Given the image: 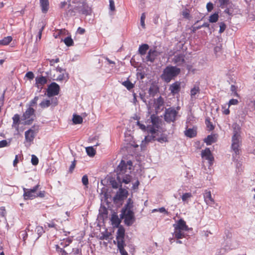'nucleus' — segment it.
Segmentation results:
<instances>
[{"label": "nucleus", "mask_w": 255, "mask_h": 255, "mask_svg": "<svg viewBox=\"0 0 255 255\" xmlns=\"http://www.w3.org/2000/svg\"><path fill=\"white\" fill-rule=\"evenodd\" d=\"M132 169V162L130 161L127 162L122 160L117 167L116 172L117 173V180L112 179L110 181L112 187L117 189L119 186L122 187V184H128L132 180V176L130 175Z\"/></svg>", "instance_id": "nucleus-1"}, {"label": "nucleus", "mask_w": 255, "mask_h": 255, "mask_svg": "<svg viewBox=\"0 0 255 255\" xmlns=\"http://www.w3.org/2000/svg\"><path fill=\"white\" fill-rule=\"evenodd\" d=\"M180 73V69L174 66H168L163 70L161 75V79L165 82L169 83Z\"/></svg>", "instance_id": "nucleus-2"}, {"label": "nucleus", "mask_w": 255, "mask_h": 255, "mask_svg": "<svg viewBox=\"0 0 255 255\" xmlns=\"http://www.w3.org/2000/svg\"><path fill=\"white\" fill-rule=\"evenodd\" d=\"M91 12V8L88 6L86 1L84 3H81L79 5L76 6L73 9H69L66 11L67 16H72L75 15L76 13L78 12L85 15L90 14Z\"/></svg>", "instance_id": "nucleus-3"}, {"label": "nucleus", "mask_w": 255, "mask_h": 255, "mask_svg": "<svg viewBox=\"0 0 255 255\" xmlns=\"http://www.w3.org/2000/svg\"><path fill=\"white\" fill-rule=\"evenodd\" d=\"M178 111L174 108H169L165 110L164 120L167 123L174 122L177 116Z\"/></svg>", "instance_id": "nucleus-4"}, {"label": "nucleus", "mask_w": 255, "mask_h": 255, "mask_svg": "<svg viewBox=\"0 0 255 255\" xmlns=\"http://www.w3.org/2000/svg\"><path fill=\"white\" fill-rule=\"evenodd\" d=\"M34 110L31 107H29L23 113L22 116L23 120L25 121V125H30L34 120Z\"/></svg>", "instance_id": "nucleus-5"}, {"label": "nucleus", "mask_w": 255, "mask_h": 255, "mask_svg": "<svg viewBox=\"0 0 255 255\" xmlns=\"http://www.w3.org/2000/svg\"><path fill=\"white\" fill-rule=\"evenodd\" d=\"M39 185L37 184L32 189H26L23 188V197L25 200L33 199L36 197V192L38 190Z\"/></svg>", "instance_id": "nucleus-6"}, {"label": "nucleus", "mask_w": 255, "mask_h": 255, "mask_svg": "<svg viewBox=\"0 0 255 255\" xmlns=\"http://www.w3.org/2000/svg\"><path fill=\"white\" fill-rule=\"evenodd\" d=\"M122 217L125 219V223L128 226H131L134 221L133 212L130 210L125 211L122 213Z\"/></svg>", "instance_id": "nucleus-7"}, {"label": "nucleus", "mask_w": 255, "mask_h": 255, "mask_svg": "<svg viewBox=\"0 0 255 255\" xmlns=\"http://www.w3.org/2000/svg\"><path fill=\"white\" fill-rule=\"evenodd\" d=\"M36 132L30 128L28 130L25 131L24 135H25V144L27 146H30L31 143L33 142L36 135Z\"/></svg>", "instance_id": "nucleus-8"}, {"label": "nucleus", "mask_w": 255, "mask_h": 255, "mask_svg": "<svg viewBox=\"0 0 255 255\" xmlns=\"http://www.w3.org/2000/svg\"><path fill=\"white\" fill-rule=\"evenodd\" d=\"M59 86L57 83L53 82L48 87L47 96L51 97L57 95L59 93Z\"/></svg>", "instance_id": "nucleus-9"}, {"label": "nucleus", "mask_w": 255, "mask_h": 255, "mask_svg": "<svg viewBox=\"0 0 255 255\" xmlns=\"http://www.w3.org/2000/svg\"><path fill=\"white\" fill-rule=\"evenodd\" d=\"M185 57L183 53H177L172 58L171 62L177 66H181L185 63Z\"/></svg>", "instance_id": "nucleus-10"}, {"label": "nucleus", "mask_w": 255, "mask_h": 255, "mask_svg": "<svg viewBox=\"0 0 255 255\" xmlns=\"http://www.w3.org/2000/svg\"><path fill=\"white\" fill-rule=\"evenodd\" d=\"M203 197L204 201L207 205L212 206L215 203L210 191L206 190L203 193Z\"/></svg>", "instance_id": "nucleus-11"}, {"label": "nucleus", "mask_w": 255, "mask_h": 255, "mask_svg": "<svg viewBox=\"0 0 255 255\" xmlns=\"http://www.w3.org/2000/svg\"><path fill=\"white\" fill-rule=\"evenodd\" d=\"M201 156L203 158H205L206 160H207L210 165L213 164L214 157L213 156L209 148H206L205 149L202 151Z\"/></svg>", "instance_id": "nucleus-12"}, {"label": "nucleus", "mask_w": 255, "mask_h": 255, "mask_svg": "<svg viewBox=\"0 0 255 255\" xmlns=\"http://www.w3.org/2000/svg\"><path fill=\"white\" fill-rule=\"evenodd\" d=\"M47 82V80L45 77L43 76H37L35 78V86L41 90Z\"/></svg>", "instance_id": "nucleus-13"}, {"label": "nucleus", "mask_w": 255, "mask_h": 255, "mask_svg": "<svg viewBox=\"0 0 255 255\" xmlns=\"http://www.w3.org/2000/svg\"><path fill=\"white\" fill-rule=\"evenodd\" d=\"M181 89V82L179 81H176L170 85L169 90L171 93L174 95L178 94Z\"/></svg>", "instance_id": "nucleus-14"}, {"label": "nucleus", "mask_w": 255, "mask_h": 255, "mask_svg": "<svg viewBox=\"0 0 255 255\" xmlns=\"http://www.w3.org/2000/svg\"><path fill=\"white\" fill-rule=\"evenodd\" d=\"M128 191L121 187H120L117 192V194L114 197L115 200L121 201L127 197Z\"/></svg>", "instance_id": "nucleus-15"}, {"label": "nucleus", "mask_w": 255, "mask_h": 255, "mask_svg": "<svg viewBox=\"0 0 255 255\" xmlns=\"http://www.w3.org/2000/svg\"><path fill=\"white\" fill-rule=\"evenodd\" d=\"M232 143L241 144V135L240 133L239 127L238 126L237 129H236V128H234V134L232 139Z\"/></svg>", "instance_id": "nucleus-16"}, {"label": "nucleus", "mask_w": 255, "mask_h": 255, "mask_svg": "<svg viewBox=\"0 0 255 255\" xmlns=\"http://www.w3.org/2000/svg\"><path fill=\"white\" fill-rule=\"evenodd\" d=\"M174 229H177L185 231H188V227L186 224V222L182 219L178 220L176 224L173 225Z\"/></svg>", "instance_id": "nucleus-17"}, {"label": "nucleus", "mask_w": 255, "mask_h": 255, "mask_svg": "<svg viewBox=\"0 0 255 255\" xmlns=\"http://www.w3.org/2000/svg\"><path fill=\"white\" fill-rule=\"evenodd\" d=\"M200 93V89L198 85H195L190 90V97L192 100L197 98Z\"/></svg>", "instance_id": "nucleus-18"}, {"label": "nucleus", "mask_w": 255, "mask_h": 255, "mask_svg": "<svg viewBox=\"0 0 255 255\" xmlns=\"http://www.w3.org/2000/svg\"><path fill=\"white\" fill-rule=\"evenodd\" d=\"M157 52L155 50H152L150 49L146 56V59L147 61H150L151 62H154L155 59L157 56Z\"/></svg>", "instance_id": "nucleus-19"}, {"label": "nucleus", "mask_w": 255, "mask_h": 255, "mask_svg": "<svg viewBox=\"0 0 255 255\" xmlns=\"http://www.w3.org/2000/svg\"><path fill=\"white\" fill-rule=\"evenodd\" d=\"M39 1L42 12L44 13H46L49 9L48 0H39Z\"/></svg>", "instance_id": "nucleus-20"}, {"label": "nucleus", "mask_w": 255, "mask_h": 255, "mask_svg": "<svg viewBox=\"0 0 255 255\" xmlns=\"http://www.w3.org/2000/svg\"><path fill=\"white\" fill-rule=\"evenodd\" d=\"M184 232H185V231L174 229L173 236L175 238H176L177 239H182L185 237V234Z\"/></svg>", "instance_id": "nucleus-21"}, {"label": "nucleus", "mask_w": 255, "mask_h": 255, "mask_svg": "<svg viewBox=\"0 0 255 255\" xmlns=\"http://www.w3.org/2000/svg\"><path fill=\"white\" fill-rule=\"evenodd\" d=\"M112 224L115 227H118L121 223V220L117 214H113L111 217Z\"/></svg>", "instance_id": "nucleus-22"}, {"label": "nucleus", "mask_w": 255, "mask_h": 255, "mask_svg": "<svg viewBox=\"0 0 255 255\" xmlns=\"http://www.w3.org/2000/svg\"><path fill=\"white\" fill-rule=\"evenodd\" d=\"M68 79V74L66 72L57 73V76L55 80L61 81L63 80L67 81Z\"/></svg>", "instance_id": "nucleus-23"}, {"label": "nucleus", "mask_w": 255, "mask_h": 255, "mask_svg": "<svg viewBox=\"0 0 255 255\" xmlns=\"http://www.w3.org/2000/svg\"><path fill=\"white\" fill-rule=\"evenodd\" d=\"M164 100L160 96L155 101V106L156 110H159L160 108L164 106Z\"/></svg>", "instance_id": "nucleus-24"}, {"label": "nucleus", "mask_w": 255, "mask_h": 255, "mask_svg": "<svg viewBox=\"0 0 255 255\" xmlns=\"http://www.w3.org/2000/svg\"><path fill=\"white\" fill-rule=\"evenodd\" d=\"M149 48V46L147 44H143L140 45L138 48V52L141 55H144Z\"/></svg>", "instance_id": "nucleus-25"}, {"label": "nucleus", "mask_w": 255, "mask_h": 255, "mask_svg": "<svg viewBox=\"0 0 255 255\" xmlns=\"http://www.w3.org/2000/svg\"><path fill=\"white\" fill-rule=\"evenodd\" d=\"M240 144L232 143V149L234 152V154L233 155V157H234L235 155L236 156L240 154Z\"/></svg>", "instance_id": "nucleus-26"}, {"label": "nucleus", "mask_w": 255, "mask_h": 255, "mask_svg": "<svg viewBox=\"0 0 255 255\" xmlns=\"http://www.w3.org/2000/svg\"><path fill=\"white\" fill-rule=\"evenodd\" d=\"M61 41H64L65 45L67 46H72L74 44L73 40L71 36H67L64 39H63V38H61Z\"/></svg>", "instance_id": "nucleus-27"}, {"label": "nucleus", "mask_w": 255, "mask_h": 255, "mask_svg": "<svg viewBox=\"0 0 255 255\" xmlns=\"http://www.w3.org/2000/svg\"><path fill=\"white\" fill-rule=\"evenodd\" d=\"M151 121L152 123V125L155 128H158V124H159V118L154 116V115H152L150 117Z\"/></svg>", "instance_id": "nucleus-28"}, {"label": "nucleus", "mask_w": 255, "mask_h": 255, "mask_svg": "<svg viewBox=\"0 0 255 255\" xmlns=\"http://www.w3.org/2000/svg\"><path fill=\"white\" fill-rule=\"evenodd\" d=\"M185 134L189 137H193L196 136V132L192 128H189L185 131Z\"/></svg>", "instance_id": "nucleus-29"}, {"label": "nucleus", "mask_w": 255, "mask_h": 255, "mask_svg": "<svg viewBox=\"0 0 255 255\" xmlns=\"http://www.w3.org/2000/svg\"><path fill=\"white\" fill-rule=\"evenodd\" d=\"M72 121L75 124H80L83 122V119L80 116L74 115Z\"/></svg>", "instance_id": "nucleus-30"}, {"label": "nucleus", "mask_w": 255, "mask_h": 255, "mask_svg": "<svg viewBox=\"0 0 255 255\" xmlns=\"http://www.w3.org/2000/svg\"><path fill=\"white\" fill-rule=\"evenodd\" d=\"M219 19L218 13L215 12L213 14H211L209 17V21L210 22L214 23L218 21Z\"/></svg>", "instance_id": "nucleus-31"}, {"label": "nucleus", "mask_w": 255, "mask_h": 255, "mask_svg": "<svg viewBox=\"0 0 255 255\" xmlns=\"http://www.w3.org/2000/svg\"><path fill=\"white\" fill-rule=\"evenodd\" d=\"M207 145H211L212 143L215 142L214 137L212 135H209L204 140Z\"/></svg>", "instance_id": "nucleus-32"}, {"label": "nucleus", "mask_w": 255, "mask_h": 255, "mask_svg": "<svg viewBox=\"0 0 255 255\" xmlns=\"http://www.w3.org/2000/svg\"><path fill=\"white\" fill-rule=\"evenodd\" d=\"M86 150L87 154L91 157L94 156L96 154V151L92 146L86 147Z\"/></svg>", "instance_id": "nucleus-33"}, {"label": "nucleus", "mask_w": 255, "mask_h": 255, "mask_svg": "<svg viewBox=\"0 0 255 255\" xmlns=\"http://www.w3.org/2000/svg\"><path fill=\"white\" fill-rule=\"evenodd\" d=\"M125 230L123 228H120L117 231L116 239H124Z\"/></svg>", "instance_id": "nucleus-34"}, {"label": "nucleus", "mask_w": 255, "mask_h": 255, "mask_svg": "<svg viewBox=\"0 0 255 255\" xmlns=\"http://www.w3.org/2000/svg\"><path fill=\"white\" fill-rule=\"evenodd\" d=\"M122 84L127 88L128 90H130L134 87V84L129 80H126L123 82Z\"/></svg>", "instance_id": "nucleus-35"}, {"label": "nucleus", "mask_w": 255, "mask_h": 255, "mask_svg": "<svg viewBox=\"0 0 255 255\" xmlns=\"http://www.w3.org/2000/svg\"><path fill=\"white\" fill-rule=\"evenodd\" d=\"M11 40L12 37L11 36H7L0 40V43L2 45H8L11 41Z\"/></svg>", "instance_id": "nucleus-36"}, {"label": "nucleus", "mask_w": 255, "mask_h": 255, "mask_svg": "<svg viewBox=\"0 0 255 255\" xmlns=\"http://www.w3.org/2000/svg\"><path fill=\"white\" fill-rule=\"evenodd\" d=\"M50 104H51L50 101L49 100H43V101H42L40 103L39 106L42 109H44V108L48 107L50 105Z\"/></svg>", "instance_id": "nucleus-37"}, {"label": "nucleus", "mask_w": 255, "mask_h": 255, "mask_svg": "<svg viewBox=\"0 0 255 255\" xmlns=\"http://www.w3.org/2000/svg\"><path fill=\"white\" fill-rule=\"evenodd\" d=\"M192 197V194L191 193H185L182 196V200L183 202L188 203V200Z\"/></svg>", "instance_id": "nucleus-38"}, {"label": "nucleus", "mask_w": 255, "mask_h": 255, "mask_svg": "<svg viewBox=\"0 0 255 255\" xmlns=\"http://www.w3.org/2000/svg\"><path fill=\"white\" fill-rule=\"evenodd\" d=\"M117 240V247L118 249L125 248L126 244L125 243L124 239H116Z\"/></svg>", "instance_id": "nucleus-39"}, {"label": "nucleus", "mask_w": 255, "mask_h": 255, "mask_svg": "<svg viewBox=\"0 0 255 255\" xmlns=\"http://www.w3.org/2000/svg\"><path fill=\"white\" fill-rule=\"evenodd\" d=\"M158 142L160 143H164L168 142L167 136L165 134H161V136L156 139Z\"/></svg>", "instance_id": "nucleus-40"}, {"label": "nucleus", "mask_w": 255, "mask_h": 255, "mask_svg": "<svg viewBox=\"0 0 255 255\" xmlns=\"http://www.w3.org/2000/svg\"><path fill=\"white\" fill-rule=\"evenodd\" d=\"M67 32V31L65 29H60L57 30V33H59V35H55V33H54L53 36L55 38H61V36L63 35H65Z\"/></svg>", "instance_id": "nucleus-41"}, {"label": "nucleus", "mask_w": 255, "mask_h": 255, "mask_svg": "<svg viewBox=\"0 0 255 255\" xmlns=\"http://www.w3.org/2000/svg\"><path fill=\"white\" fill-rule=\"evenodd\" d=\"M27 230H29L28 228H26V229L25 231L20 232V235H19V237H22L23 241L24 243H25V241L27 238V231H26Z\"/></svg>", "instance_id": "nucleus-42"}, {"label": "nucleus", "mask_w": 255, "mask_h": 255, "mask_svg": "<svg viewBox=\"0 0 255 255\" xmlns=\"http://www.w3.org/2000/svg\"><path fill=\"white\" fill-rule=\"evenodd\" d=\"M57 221L56 219L52 220L50 223H47V226L49 228H53L56 230H58L57 226L55 222Z\"/></svg>", "instance_id": "nucleus-43"}, {"label": "nucleus", "mask_w": 255, "mask_h": 255, "mask_svg": "<svg viewBox=\"0 0 255 255\" xmlns=\"http://www.w3.org/2000/svg\"><path fill=\"white\" fill-rule=\"evenodd\" d=\"M205 124L207 126V127L209 129V130H211L214 129V127L213 126L212 123L210 122V119L209 118L206 119Z\"/></svg>", "instance_id": "nucleus-44"}, {"label": "nucleus", "mask_w": 255, "mask_h": 255, "mask_svg": "<svg viewBox=\"0 0 255 255\" xmlns=\"http://www.w3.org/2000/svg\"><path fill=\"white\" fill-rule=\"evenodd\" d=\"M40 28L39 30V32L38 33V35L36 37V40L38 41L40 40L41 38V35H42V32L44 29V25H40Z\"/></svg>", "instance_id": "nucleus-45"}, {"label": "nucleus", "mask_w": 255, "mask_h": 255, "mask_svg": "<svg viewBox=\"0 0 255 255\" xmlns=\"http://www.w3.org/2000/svg\"><path fill=\"white\" fill-rule=\"evenodd\" d=\"M36 230L37 233L38 235V237H37V238H39V237H40L42 235V234L44 232L42 227L41 226H37L36 228Z\"/></svg>", "instance_id": "nucleus-46"}, {"label": "nucleus", "mask_w": 255, "mask_h": 255, "mask_svg": "<svg viewBox=\"0 0 255 255\" xmlns=\"http://www.w3.org/2000/svg\"><path fill=\"white\" fill-rule=\"evenodd\" d=\"M146 17V15L145 13H143L141 14V17H140V24L142 28H144L145 27V25L144 23V20Z\"/></svg>", "instance_id": "nucleus-47"}, {"label": "nucleus", "mask_w": 255, "mask_h": 255, "mask_svg": "<svg viewBox=\"0 0 255 255\" xmlns=\"http://www.w3.org/2000/svg\"><path fill=\"white\" fill-rule=\"evenodd\" d=\"M56 250L57 252L61 253L62 255H67L68 254L66 251L60 248L58 245L56 246Z\"/></svg>", "instance_id": "nucleus-48"}, {"label": "nucleus", "mask_w": 255, "mask_h": 255, "mask_svg": "<svg viewBox=\"0 0 255 255\" xmlns=\"http://www.w3.org/2000/svg\"><path fill=\"white\" fill-rule=\"evenodd\" d=\"M13 120V126L14 125H17L18 124V123L19 122V116L17 114H15L14 115V116L12 118Z\"/></svg>", "instance_id": "nucleus-49"}, {"label": "nucleus", "mask_w": 255, "mask_h": 255, "mask_svg": "<svg viewBox=\"0 0 255 255\" xmlns=\"http://www.w3.org/2000/svg\"><path fill=\"white\" fill-rule=\"evenodd\" d=\"M82 182L84 185L87 186L89 183V180L87 175H85L82 177Z\"/></svg>", "instance_id": "nucleus-50"}, {"label": "nucleus", "mask_w": 255, "mask_h": 255, "mask_svg": "<svg viewBox=\"0 0 255 255\" xmlns=\"http://www.w3.org/2000/svg\"><path fill=\"white\" fill-rule=\"evenodd\" d=\"M239 103V101L237 99H232L230 100L228 104V108L231 105H237Z\"/></svg>", "instance_id": "nucleus-51"}, {"label": "nucleus", "mask_w": 255, "mask_h": 255, "mask_svg": "<svg viewBox=\"0 0 255 255\" xmlns=\"http://www.w3.org/2000/svg\"><path fill=\"white\" fill-rule=\"evenodd\" d=\"M31 163L33 165H36L38 163V159L34 155H32L31 156Z\"/></svg>", "instance_id": "nucleus-52"}, {"label": "nucleus", "mask_w": 255, "mask_h": 255, "mask_svg": "<svg viewBox=\"0 0 255 255\" xmlns=\"http://www.w3.org/2000/svg\"><path fill=\"white\" fill-rule=\"evenodd\" d=\"M226 28V25L224 22H220V30H219V33H223Z\"/></svg>", "instance_id": "nucleus-53"}, {"label": "nucleus", "mask_w": 255, "mask_h": 255, "mask_svg": "<svg viewBox=\"0 0 255 255\" xmlns=\"http://www.w3.org/2000/svg\"><path fill=\"white\" fill-rule=\"evenodd\" d=\"M38 98H39L38 96H36L33 99L31 100V101L30 102V104H29L30 107L34 106L35 105H36L37 104V102L38 100Z\"/></svg>", "instance_id": "nucleus-54"}, {"label": "nucleus", "mask_w": 255, "mask_h": 255, "mask_svg": "<svg viewBox=\"0 0 255 255\" xmlns=\"http://www.w3.org/2000/svg\"><path fill=\"white\" fill-rule=\"evenodd\" d=\"M231 91L232 92L233 96H238V94L236 91V87L234 85H231Z\"/></svg>", "instance_id": "nucleus-55"}, {"label": "nucleus", "mask_w": 255, "mask_h": 255, "mask_svg": "<svg viewBox=\"0 0 255 255\" xmlns=\"http://www.w3.org/2000/svg\"><path fill=\"white\" fill-rule=\"evenodd\" d=\"M137 125L139 127V128L141 129L143 131H145L146 130V127L140 123V122H137Z\"/></svg>", "instance_id": "nucleus-56"}, {"label": "nucleus", "mask_w": 255, "mask_h": 255, "mask_svg": "<svg viewBox=\"0 0 255 255\" xmlns=\"http://www.w3.org/2000/svg\"><path fill=\"white\" fill-rule=\"evenodd\" d=\"M229 1V0H219L220 6L223 8L225 5H227Z\"/></svg>", "instance_id": "nucleus-57"}, {"label": "nucleus", "mask_w": 255, "mask_h": 255, "mask_svg": "<svg viewBox=\"0 0 255 255\" xmlns=\"http://www.w3.org/2000/svg\"><path fill=\"white\" fill-rule=\"evenodd\" d=\"M25 77H27L29 80H32L34 78V74L32 72H28L25 74Z\"/></svg>", "instance_id": "nucleus-58"}, {"label": "nucleus", "mask_w": 255, "mask_h": 255, "mask_svg": "<svg viewBox=\"0 0 255 255\" xmlns=\"http://www.w3.org/2000/svg\"><path fill=\"white\" fill-rule=\"evenodd\" d=\"M109 6H110V9L112 11H114L115 10V2L114 0H109Z\"/></svg>", "instance_id": "nucleus-59"}, {"label": "nucleus", "mask_w": 255, "mask_h": 255, "mask_svg": "<svg viewBox=\"0 0 255 255\" xmlns=\"http://www.w3.org/2000/svg\"><path fill=\"white\" fill-rule=\"evenodd\" d=\"M8 145V142L6 140H2L0 141V148L6 147Z\"/></svg>", "instance_id": "nucleus-60"}, {"label": "nucleus", "mask_w": 255, "mask_h": 255, "mask_svg": "<svg viewBox=\"0 0 255 255\" xmlns=\"http://www.w3.org/2000/svg\"><path fill=\"white\" fill-rule=\"evenodd\" d=\"M73 252L75 255H82L81 250L76 248L73 249Z\"/></svg>", "instance_id": "nucleus-61"}, {"label": "nucleus", "mask_w": 255, "mask_h": 255, "mask_svg": "<svg viewBox=\"0 0 255 255\" xmlns=\"http://www.w3.org/2000/svg\"><path fill=\"white\" fill-rule=\"evenodd\" d=\"M206 8L208 12L211 11L213 9V4L212 2H209L207 4Z\"/></svg>", "instance_id": "nucleus-62"}, {"label": "nucleus", "mask_w": 255, "mask_h": 255, "mask_svg": "<svg viewBox=\"0 0 255 255\" xmlns=\"http://www.w3.org/2000/svg\"><path fill=\"white\" fill-rule=\"evenodd\" d=\"M20 157V156H19L18 155H15V159H14L13 162V165L14 166H16V164H17V163L19 161V158Z\"/></svg>", "instance_id": "nucleus-63"}, {"label": "nucleus", "mask_w": 255, "mask_h": 255, "mask_svg": "<svg viewBox=\"0 0 255 255\" xmlns=\"http://www.w3.org/2000/svg\"><path fill=\"white\" fill-rule=\"evenodd\" d=\"M120 251V254L122 255H128V253L125 250L124 248H122L118 249Z\"/></svg>", "instance_id": "nucleus-64"}]
</instances>
